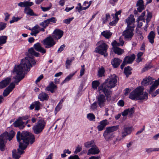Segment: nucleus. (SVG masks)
Listing matches in <instances>:
<instances>
[{"mask_svg":"<svg viewBox=\"0 0 159 159\" xmlns=\"http://www.w3.org/2000/svg\"><path fill=\"white\" fill-rule=\"evenodd\" d=\"M28 53L27 56L25 59H22L20 65L16 66L13 72L16 75L14 77L15 79L14 82L11 83L10 85L4 91L3 96L4 97L7 96L15 88V83L17 84L24 77L23 74L24 70L28 71L30 70V67L32 66L31 64L34 65L36 64V61L34 59L33 56L36 57L39 56V53L36 52L33 48L28 50Z\"/></svg>","mask_w":159,"mask_h":159,"instance_id":"f257e3e1","label":"nucleus"},{"mask_svg":"<svg viewBox=\"0 0 159 159\" xmlns=\"http://www.w3.org/2000/svg\"><path fill=\"white\" fill-rule=\"evenodd\" d=\"M16 139L19 145L17 152L16 150L12 151V157L14 159H19L20 157V155L24 153V150L26 148L29 143L32 144L35 141L34 135L27 131H23L21 133L18 131L16 134Z\"/></svg>","mask_w":159,"mask_h":159,"instance_id":"f03ea898","label":"nucleus"},{"mask_svg":"<svg viewBox=\"0 0 159 159\" xmlns=\"http://www.w3.org/2000/svg\"><path fill=\"white\" fill-rule=\"evenodd\" d=\"M116 78V76L115 74L111 75L98 87V91L100 93L101 91L103 92L108 100L111 97V92L110 89L116 86L117 81Z\"/></svg>","mask_w":159,"mask_h":159,"instance_id":"7ed1b4c3","label":"nucleus"},{"mask_svg":"<svg viewBox=\"0 0 159 159\" xmlns=\"http://www.w3.org/2000/svg\"><path fill=\"white\" fill-rule=\"evenodd\" d=\"M143 88L139 87L132 91L129 95V98L133 100H146L148 98V94L144 93Z\"/></svg>","mask_w":159,"mask_h":159,"instance_id":"20e7f679","label":"nucleus"},{"mask_svg":"<svg viewBox=\"0 0 159 159\" xmlns=\"http://www.w3.org/2000/svg\"><path fill=\"white\" fill-rule=\"evenodd\" d=\"M15 134V132L13 130H11L9 133L5 132L0 135V150L2 151L5 149L4 142L7 139L9 141L11 140Z\"/></svg>","mask_w":159,"mask_h":159,"instance_id":"39448f33","label":"nucleus"},{"mask_svg":"<svg viewBox=\"0 0 159 159\" xmlns=\"http://www.w3.org/2000/svg\"><path fill=\"white\" fill-rule=\"evenodd\" d=\"M118 128V125L107 127L103 133L105 140L107 141L111 140L114 137L113 132L116 131Z\"/></svg>","mask_w":159,"mask_h":159,"instance_id":"423d86ee","label":"nucleus"},{"mask_svg":"<svg viewBox=\"0 0 159 159\" xmlns=\"http://www.w3.org/2000/svg\"><path fill=\"white\" fill-rule=\"evenodd\" d=\"M46 123L43 119H39L36 124L33 127L34 133L35 134H40L44 128Z\"/></svg>","mask_w":159,"mask_h":159,"instance_id":"0eeeda50","label":"nucleus"},{"mask_svg":"<svg viewBox=\"0 0 159 159\" xmlns=\"http://www.w3.org/2000/svg\"><path fill=\"white\" fill-rule=\"evenodd\" d=\"M97 45L98 46L96 48L95 52L105 57L108 48L107 45L102 40L98 42Z\"/></svg>","mask_w":159,"mask_h":159,"instance_id":"6e6552de","label":"nucleus"},{"mask_svg":"<svg viewBox=\"0 0 159 159\" xmlns=\"http://www.w3.org/2000/svg\"><path fill=\"white\" fill-rule=\"evenodd\" d=\"M134 28L126 27V30L122 33V36L127 40H130L132 38L134 33L133 32Z\"/></svg>","mask_w":159,"mask_h":159,"instance_id":"1a4fd4ad","label":"nucleus"},{"mask_svg":"<svg viewBox=\"0 0 159 159\" xmlns=\"http://www.w3.org/2000/svg\"><path fill=\"white\" fill-rule=\"evenodd\" d=\"M28 116L26 115L19 118L16 121L13 123L15 127H19L20 129H23L25 126V123L22 121V120H26L28 118Z\"/></svg>","mask_w":159,"mask_h":159,"instance_id":"9d476101","label":"nucleus"},{"mask_svg":"<svg viewBox=\"0 0 159 159\" xmlns=\"http://www.w3.org/2000/svg\"><path fill=\"white\" fill-rule=\"evenodd\" d=\"M54 39L51 36H49L43 41V44L45 45V48H49L53 46L56 43L54 41Z\"/></svg>","mask_w":159,"mask_h":159,"instance_id":"9b49d317","label":"nucleus"},{"mask_svg":"<svg viewBox=\"0 0 159 159\" xmlns=\"http://www.w3.org/2000/svg\"><path fill=\"white\" fill-rule=\"evenodd\" d=\"M125 22L127 23V27L129 28H134L135 26L134 23L135 22V19L134 18V16L130 15L125 20Z\"/></svg>","mask_w":159,"mask_h":159,"instance_id":"f8f14e48","label":"nucleus"},{"mask_svg":"<svg viewBox=\"0 0 159 159\" xmlns=\"http://www.w3.org/2000/svg\"><path fill=\"white\" fill-rule=\"evenodd\" d=\"M97 99L99 107L100 108L104 107L106 101L105 96L103 94H100L98 96Z\"/></svg>","mask_w":159,"mask_h":159,"instance_id":"ddd939ff","label":"nucleus"},{"mask_svg":"<svg viewBox=\"0 0 159 159\" xmlns=\"http://www.w3.org/2000/svg\"><path fill=\"white\" fill-rule=\"evenodd\" d=\"M133 128L132 127L124 126L121 132V135L123 138L131 134Z\"/></svg>","mask_w":159,"mask_h":159,"instance_id":"4468645a","label":"nucleus"},{"mask_svg":"<svg viewBox=\"0 0 159 159\" xmlns=\"http://www.w3.org/2000/svg\"><path fill=\"white\" fill-rule=\"evenodd\" d=\"M134 107H132L130 108L126 109L121 112V115L123 116H125L128 115L129 118L132 117L133 114L134 112Z\"/></svg>","mask_w":159,"mask_h":159,"instance_id":"2eb2a0df","label":"nucleus"},{"mask_svg":"<svg viewBox=\"0 0 159 159\" xmlns=\"http://www.w3.org/2000/svg\"><path fill=\"white\" fill-rule=\"evenodd\" d=\"M63 34V31L59 29H56L53 32V38L55 39H60Z\"/></svg>","mask_w":159,"mask_h":159,"instance_id":"dca6fc26","label":"nucleus"},{"mask_svg":"<svg viewBox=\"0 0 159 159\" xmlns=\"http://www.w3.org/2000/svg\"><path fill=\"white\" fill-rule=\"evenodd\" d=\"M100 152L98 148L96 146H93L91 148L89 149L87 153V154L95 155L98 154Z\"/></svg>","mask_w":159,"mask_h":159,"instance_id":"f3484780","label":"nucleus"},{"mask_svg":"<svg viewBox=\"0 0 159 159\" xmlns=\"http://www.w3.org/2000/svg\"><path fill=\"white\" fill-rule=\"evenodd\" d=\"M153 82V80L152 78L150 77H148L144 78L141 84L143 86H146L152 84Z\"/></svg>","mask_w":159,"mask_h":159,"instance_id":"a211bd4d","label":"nucleus"},{"mask_svg":"<svg viewBox=\"0 0 159 159\" xmlns=\"http://www.w3.org/2000/svg\"><path fill=\"white\" fill-rule=\"evenodd\" d=\"M11 81V78L10 77H7L0 82V88L3 89L6 87L9 84Z\"/></svg>","mask_w":159,"mask_h":159,"instance_id":"6ab92c4d","label":"nucleus"},{"mask_svg":"<svg viewBox=\"0 0 159 159\" xmlns=\"http://www.w3.org/2000/svg\"><path fill=\"white\" fill-rule=\"evenodd\" d=\"M41 104L39 101H35L33 102L30 105L29 107V109L30 110H33L35 107V111H38L40 109Z\"/></svg>","mask_w":159,"mask_h":159,"instance_id":"aec40b11","label":"nucleus"},{"mask_svg":"<svg viewBox=\"0 0 159 159\" xmlns=\"http://www.w3.org/2000/svg\"><path fill=\"white\" fill-rule=\"evenodd\" d=\"M108 124V120L106 119L101 121L100 122L99 125L97 126L98 130L99 131H102Z\"/></svg>","mask_w":159,"mask_h":159,"instance_id":"412c9836","label":"nucleus"},{"mask_svg":"<svg viewBox=\"0 0 159 159\" xmlns=\"http://www.w3.org/2000/svg\"><path fill=\"white\" fill-rule=\"evenodd\" d=\"M57 87L55 85L53 82H51L50 83L49 85L46 88L45 90L49 91H50L52 93L54 92V90L57 89Z\"/></svg>","mask_w":159,"mask_h":159,"instance_id":"4be33fe9","label":"nucleus"},{"mask_svg":"<svg viewBox=\"0 0 159 159\" xmlns=\"http://www.w3.org/2000/svg\"><path fill=\"white\" fill-rule=\"evenodd\" d=\"M34 47L36 50L42 53L43 54L45 53L46 52V49L42 47L39 43H38L34 44Z\"/></svg>","mask_w":159,"mask_h":159,"instance_id":"5701e85b","label":"nucleus"},{"mask_svg":"<svg viewBox=\"0 0 159 159\" xmlns=\"http://www.w3.org/2000/svg\"><path fill=\"white\" fill-rule=\"evenodd\" d=\"M122 60L117 58H114L111 61V64L114 68H117L121 62Z\"/></svg>","mask_w":159,"mask_h":159,"instance_id":"b1692460","label":"nucleus"},{"mask_svg":"<svg viewBox=\"0 0 159 159\" xmlns=\"http://www.w3.org/2000/svg\"><path fill=\"white\" fill-rule=\"evenodd\" d=\"M38 98L42 101L48 100L49 98L48 95L44 92H42L38 96Z\"/></svg>","mask_w":159,"mask_h":159,"instance_id":"393cba45","label":"nucleus"},{"mask_svg":"<svg viewBox=\"0 0 159 159\" xmlns=\"http://www.w3.org/2000/svg\"><path fill=\"white\" fill-rule=\"evenodd\" d=\"M155 35L154 31H152L149 33L148 35V39L149 42L152 44L154 42V39L155 37Z\"/></svg>","mask_w":159,"mask_h":159,"instance_id":"a878e982","label":"nucleus"},{"mask_svg":"<svg viewBox=\"0 0 159 159\" xmlns=\"http://www.w3.org/2000/svg\"><path fill=\"white\" fill-rule=\"evenodd\" d=\"M135 56L133 54L130 56H128L125 58L124 60L128 64H130L132 63L134 59H135Z\"/></svg>","mask_w":159,"mask_h":159,"instance_id":"bb28decb","label":"nucleus"},{"mask_svg":"<svg viewBox=\"0 0 159 159\" xmlns=\"http://www.w3.org/2000/svg\"><path fill=\"white\" fill-rule=\"evenodd\" d=\"M34 3L32 2H21L18 3V5L21 7H24L25 8V7H30L33 5Z\"/></svg>","mask_w":159,"mask_h":159,"instance_id":"cd10ccee","label":"nucleus"},{"mask_svg":"<svg viewBox=\"0 0 159 159\" xmlns=\"http://www.w3.org/2000/svg\"><path fill=\"white\" fill-rule=\"evenodd\" d=\"M152 14L150 12H148L147 15V17L146 19V22L144 28V30L147 31V28L148 27V23L150 21V20L152 17Z\"/></svg>","mask_w":159,"mask_h":159,"instance_id":"c85d7f7f","label":"nucleus"},{"mask_svg":"<svg viewBox=\"0 0 159 159\" xmlns=\"http://www.w3.org/2000/svg\"><path fill=\"white\" fill-rule=\"evenodd\" d=\"M159 85V81L157 80L155 81L154 83L150 87V89L149 91L150 94L157 87V86Z\"/></svg>","mask_w":159,"mask_h":159,"instance_id":"c756f323","label":"nucleus"},{"mask_svg":"<svg viewBox=\"0 0 159 159\" xmlns=\"http://www.w3.org/2000/svg\"><path fill=\"white\" fill-rule=\"evenodd\" d=\"M112 33L109 30H107L104 31L101 33V35L107 39H109L112 35Z\"/></svg>","mask_w":159,"mask_h":159,"instance_id":"7c9ffc66","label":"nucleus"},{"mask_svg":"<svg viewBox=\"0 0 159 159\" xmlns=\"http://www.w3.org/2000/svg\"><path fill=\"white\" fill-rule=\"evenodd\" d=\"M113 49L114 52L118 55L121 54L124 52L123 50L118 47H114Z\"/></svg>","mask_w":159,"mask_h":159,"instance_id":"2f4dec72","label":"nucleus"},{"mask_svg":"<svg viewBox=\"0 0 159 159\" xmlns=\"http://www.w3.org/2000/svg\"><path fill=\"white\" fill-rule=\"evenodd\" d=\"M74 59V57H72L70 59H69L68 58H66V66L67 69L69 68L70 65L71 64V63Z\"/></svg>","mask_w":159,"mask_h":159,"instance_id":"473e14b6","label":"nucleus"},{"mask_svg":"<svg viewBox=\"0 0 159 159\" xmlns=\"http://www.w3.org/2000/svg\"><path fill=\"white\" fill-rule=\"evenodd\" d=\"M76 72V71H75L74 73L70 74L69 75H68L67 77H66L65 79L61 83V84L62 85L63 84L69 81L72 77L75 74Z\"/></svg>","mask_w":159,"mask_h":159,"instance_id":"72a5a7b5","label":"nucleus"},{"mask_svg":"<svg viewBox=\"0 0 159 159\" xmlns=\"http://www.w3.org/2000/svg\"><path fill=\"white\" fill-rule=\"evenodd\" d=\"M25 13L27 14L30 16H33L34 15L33 10L30 9L29 7H25L24 9Z\"/></svg>","mask_w":159,"mask_h":159,"instance_id":"f704fd0d","label":"nucleus"},{"mask_svg":"<svg viewBox=\"0 0 159 159\" xmlns=\"http://www.w3.org/2000/svg\"><path fill=\"white\" fill-rule=\"evenodd\" d=\"M131 70V67L129 66L125 67L124 68V73L126 77H128L129 75L131 74V72L130 71Z\"/></svg>","mask_w":159,"mask_h":159,"instance_id":"c9c22d12","label":"nucleus"},{"mask_svg":"<svg viewBox=\"0 0 159 159\" xmlns=\"http://www.w3.org/2000/svg\"><path fill=\"white\" fill-rule=\"evenodd\" d=\"M94 141L92 140L89 142L85 143H84V146L87 148H89L92 147L93 146H95Z\"/></svg>","mask_w":159,"mask_h":159,"instance_id":"e433bc0d","label":"nucleus"},{"mask_svg":"<svg viewBox=\"0 0 159 159\" xmlns=\"http://www.w3.org/2000/svg\"><path fill=\"white\" fill-rule=\"evenodd\" d=\"M7 37L6 36H2L0 37V44H4L6 42Z\"/></svg>","mask_w":159,"mask_h":159,"instance_id":"4c0bfd02","label":"nucleus"},{"mask_svg":"<svg viewBox=\"0 0 159 159\" xmlns=\"http://www.w3.org/2000/svg\"><path fill=\"white\" fill-rule=\"evenodd\" d=\"M75 8L79 12H80L83 10H86L87 9L86 7H82L80 3H79L78 4V6L76 7Z\"/></svg>","mask_w":159,"mask_h":159,"instance_id":"58836bf2","label":"nucleus"},{"mask_svg":"<svg viewBox=\"0 0 159 159\" xmlns=\"http://www.w3.org/2000/svg\"><path fill=\"white\" fill-rule=\"evenodd\" d=\"M124 43V42L122 40L120 41V43H118L116 41H114L111 43V44L113 46V48L114 47H117V46H120V45L123 46Z\"/></svg>","mask_w":159,"mask_h":159,"instance_id":"ea45409f","label":"nucleus"},{"mask_svg":"<svg viewBox=\"0 0 159 159\" xmlns=\"http://www.w3.org/2000/svg\"><path fill=\"white\" fill-rule=\"evenodd\" d=\"M92 84L93 88L94 89H97L100 83L98 81L95 80L93 81Z\"/></svg>","mask_w":159,"mask_h":159,"instance_id":"a19ab883","label":"nucleus"},{"mask_svg":"<svg viewBox=\"0 0 159 159\" xmlns=\"http://www.w3.org/2000/svg\"><path fill=\"white\" fill-rule=\"evenodd\" d=\"M70 154L71 153V151H70L68 149H65L63 151V153L61 154V157L62 158H64L66 157L67 155L66 154Z\"/></svg>","mask_w":159,"mask_h":159,"instance_id":"79ce46f5","label":"nucleus"},{"mask_svg":"<svg viewBox=\"0 0 159 159\" xmlns=\"http://www.w3.org/2000/svg\"><path fill=\"white\" fill-rule=\"evenodd\" d=\"M87 118L90 121L93 120L95 118L94 115L91 113H89L87 114Z\"/></svg>","mask_w":159,"mask_h":159,"instance_id":"37998d69","label":"nucleus"},{"mask_svg":"<svg viewBox=\"0 0 159 159\" xmlns=\"http://www.w3.org/2000/svg\"><path fill=\"white\" fill-rule=\"evenodd\" d=\"M105 72L104 68L103 67L99 69L98 71V75L100 77H102L103 75Z\"/></svg>","mask_w":159,"mask_h":159,"instance_id":"c03bdc74","label":"nucleus"},{"mask_svg":"<svg viewBox=\"0 0 159 159\" xmlns=\"http://www.w3.org/2000/svg\"><path fill=\"white\" fill-rule=\"evenodd\" d=\"M49 24V23L47 20H44L43 22H42L40 24V25L42 26L43 28H45Z\"/></svg>","mask_w":159,"mask_h":159,"instance_id":"a18cd8bd","label":"nucleus"},{"mask_svg":"<svg viewBox=\"0 0 159 159\" xmlns=\"http://www.w3.org/2000/svg\"><path fill=\"white\" fill-rule=\"evenodd\" d=\"M145 11H143L141 14V15L139 16L138 18V19L139 20H142L144 23H145V20L143 18V17L145 16Z\"/></svg>","mask_w":159,"mask_h":159,"instance_id":"49530a36","label":"nucleus"},{"mask_svg":"<svg viewBox=\"0 0 159 159\" xmlns=\"http://www.w3.org/2000/svg\"><path fill=\"white\" fill-rule=\"evenodd\" d=\"M21 18V17H16L14 16L12 17V19L10 21V23H12L14 22H17L18 21L20 20V19Z\"/></svg>","mask_w":159,"mask_h":159,"instance_id":"de8ad7c7","label":"nucleus"},{"mask_svg":"<svg viewBox=\"0 0 159 159\" xmlns=\"http://www.w3.org/2000/svg\"><path fill=\"white\" fill-rule=\"evenodd\" d=\"M97 102H95L91 105L90 109L93 111H94L97 109Z\"/></svg>","mask_w":159,"mask_h":159,"instance_id":"09e8293b","label":"nucleus"},{"mask_svg":"<svg viewBox=\"0 0 159 159\" xmlns=\"http://www.w3.org/2000/svg\"><path fill=\"white\" fill-rule=\"evenodd\" d=\"M39 26L38 25H36L32 29V31H33L34 32L38 34L39 33Z\"/></svg>","mask_w":159,"mask_h":159,"instance_id":"8fccbe9b","label":"nucleus"},{"mask_svg":"<svg viewBox=\"0 0 159 159\" xmlns=\"http://www.w3.org/2000/svg\"><path fill=\"white\" fill-rule=\"evenodd\" d=\"M81 68L80 70V76L82 77L84 74L85 71L84 65H83L81 66Z\"/></svg>","mask_w":159,"mask_h":159,"instance_id":"3c124183","label":"nucleus"},{"mask_svg":"<svg viewBox=\"0 0 159 159\" xmlns=\"http://www.w3.org/2000/svg\"><path fill=\"white\" fill-rule=\"evenodd\" d=\"M7 24L3 22H0V30H4L6 27Z\"/></svg>","mask_w":159,"mask_h":159,"instance_id":"603ef678","label":"nucleus"},{"mask_svg":"<svg viewBox=\"0 0 159 159\" xmlns=\"http://www.w3.org/2000/svg\"><path fill=\"white\" fill-rule=\"evenodd\" d=\"M47 20L49 24L50 22L55 23L57 21V19L54 17H51V18L47 19Z\"/></svg>","mask_w":159,"mask_h":159,"instance_id":"864d4df0","label":"nucleus"},{"mask_svg":"<svg viewBox=\"0 0 159 159\" xmlns=\"http://www.w3.org/2000/svg\"><path fill=\"white\" fill-rule=\"evenodd\" d=\"M73 19L74 18L73 17L65 19L63 21V22L66 24H68L70 23L71 21H72Z\"/></svg>","mask_w":159,"mask_h":159,"instance_id":"5fc2aeb1","label":"nucleus"},{"mask_svg":"<svg viewBox=\"0 0 159 159\" xmlns=\"http://www.w3.org/2000/svg\"><path fill=\"white\" fill-rule=\"evenodd\" d=\"M143 0H138L136 4V6H144L143 5Z\"/></svg>","mask_w":159,"mask_h":159,"instance_id":"6e6d98bb","label":"nucleus"},{"mask_svg":"<svg viewBox=\"0 0 159 159\" xmlns=\"http://www.w3.org/2000/svg\"><path fill=\"white\" fill-rule=\"evenodd\" d=\"M82 149V147L80 145H78L77 147L76 148V149L74 153L77 154L79 152H80Z\"/></svg>","mask_w":159,"mask_h":159,"instance_id":"4d7b16f0","label":"nucleus"},{"mask_svg":"<svg viewBox=\"0 0 159 159\" xmlns=\"http://www.w3.org/2000/svg\"><path fill=\"white\" fill-rule=\"evenodd\" d=\"M151 68V67L149 65H147L146 66L144 67L143 68L142 72H143L145 71H146L147 70L150 69V68Z\"/></svg>","mask_w":159,"mask_h":159,"instance_id":"13d9d810","label":"nucleus"},{"mask_svg":"<svg viewBox=\"0 0 159 159\" xmlns=\"http://www.w3.org/2000/svg\"><path fill=\"white\" fill-rule=\"evenodd\" d=\"M118 20L119 19L116 18H115V19L114 20L110 23V25L111 26L114 25L117 22Z\"/></svg>","mask_w":159,"mask_h":159,"instance_id":"bf43d9fd","label":"nucleus"},{"mask_svg":"<svg viewBox=\"0 0 159 159\" xmlns=\"http://www.w3.org/2000/svg\"><path fill=\"white\" fill-rule=\"evenodd\" d=\"M156 148H149L146 149V151L148 153H150L153 151H157Z\"/></svg>","mask_w":159,"mask_h":159,"instance_id":"052dcab7","label":"nucleus"},{"mask_svg":"<svg viewBox=\"0 0 159 159\" xmlns=\"http://www.w3.org/2000/svg\"><path fill=\"white\" fill-rule=\"evenodd\" d=\"M117 105L120 107H123L124 105V101L122 100H120L117 103Z\"/></svg>","mask_w":159,"mask_h":159,"instance_id":"680f3d73","label":"nucleus"},{"mask_svg":"<svg viewBox=\"0 0 159 159\" xmlns=\"http://www.w3.org/2000/svg\"><path fill=\"white\" fill-rule=\"evenodd\" d=\"M65 47V45L64 44L61 45L60 48L58 49L57 50V52L58 53H60L64 49V48Z\"/></svg>","mask_w":159,"mask_h":159,"instance_id":"e2e57ef3","label":"nucleus"},{"mask_svg":"<svg viewBox=\"0 0 159 159\" xmlns=\"http://www.w3.org/2000/svg\"><path fill=\"white\" fill-rule=\"evenodd\" d=\"M69 159H80V158L78 155H75L74 156H70Z\"/></svg>","mask_w":159,"mask_h":159,"instance_id":"0e129e2a","label":"nucleus"},{"mask_svg":"<svg viewBox=\"0 0 159 159\" xmlns=\"http://www.w3.org/2000/svg\"><path fill=\"white\" fill-rule=\"evenodd\" d=\"M43 77V75H41L39 76L36 80L35 81V83H37L39 82V81H40V80L42 79Z\"/></svg>","mask_w":159,"mask_h":159,"instance_id":"69168bd1","label":"nucleus"},{"mask_svg":"<svg viewBox=\"0 0 159 159\" xmlns=\"http://www.w3.org/2000/svg\"><path fill=\"white\" fill-rule=\"evenodd\" d=\"M125 95H127L130 92L131 90L129 88H127L125 89Z\"/></svg>","mask_w":159,"mask_h":159,"instance_id":"338daca9","label":"nucleus"},{"mask_svg":"<svg viewBox=\"0 0 159 159\" xmlns=\"http://www.w3.org/2000/svg\"><path fill=\"white\" fill-rule=\"evenodd\" d=\"M61 108V105L58 104L55 108V110L57 111H59Z\"/></svg>","mask_w":159,"mask_h":159,"instance_id":"774afa93","label":"nucleus"}]
</instances>
